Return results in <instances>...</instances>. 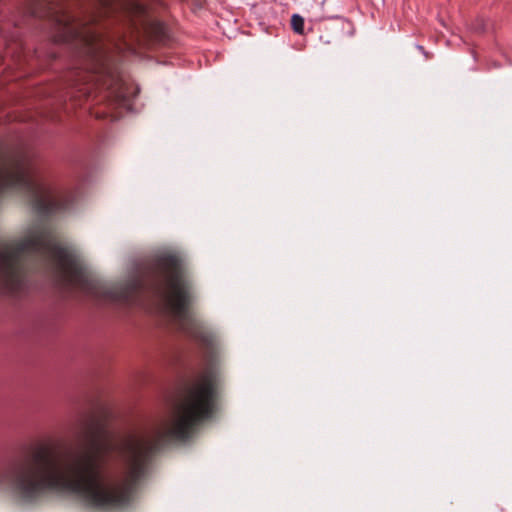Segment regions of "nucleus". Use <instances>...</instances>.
<instances>
[{"label": "nucleus", "instance_id": "obj_1", "mask_svg": "<svg viewBox=\"0 0 512 512\" xmlns=\"http://www.w3.org/2000/svg\"><path fill=\"white\" fill-rule=\"evenodd\" d=\"M74 202V194L36 177L32 160L21 148L0 141V294L20 295L28 274L42 272L63 290L137 304L145 291L142 277L116 283L100 280L46 222L70 211Z\"/></svg>", "mask_w": 512, "mask_h": 512}, {"label": "nucleus", "instance_id": "obj_2", "mask_svg": "<svg viewBox=\"0 0 512 512\" xmlns=\"http://www.w3.org/2000/svg\"><path fill=\"white\" fill-rule=\"evenodd\" d=\"M30 1L31 14L46 19L51 32H62V37L101 33L94 23L110 20L125 30L115 43L120 51L135 52L146 42L164 45L168 41L165 25L140 0Z\"/></svg>", "mask_w": 512, "mask_h": 512}, {"label": "nucleus", "instance_id": "obj_3", "mask_svg": "<svg viewBox=\"0 0 512 512\" xmlns=\"http://www.w3.org/2000/svg\"><path fill=\"white\" fill-rule=\"evenodd\" d=\"M57 43H69L78 50L84 58V67L77 69L73 74L74 85H84L80 91L90 93L93 89L107 92L117 102H124L127 98L125 85L115 76L108 66L107 52L102 33H77L75 36L62 37V32H51Z\"/></svg>", "mask_w": 512, "mask_h": 512}, {"label": "nucleus", "instance_id": "obj_4", "mask_svg": "<svg viewBox=\"0 0 512 512\" xmlns=\"http://www.w3.org/2000/svg\"><path fill=\"white\" fill-rule=\"evenodd\" d=\"M291 25L293 30L298 33L302 34L304 29V20L301 16L295 14L291 18Z\"/></svg>", "mask_w": 512, "mask_h": 512}, {"label": "nucleus", "instance_id": "obj_5", "mask_svg": "<svg viewBox=\"0 0 512 512\" xmlns=\"http://www.w3.org/2000/svg\"><path fill=\"white\" fill-rule=\"evenodd\" d=\"M194 1L197 5L201 6L204 0H194Z\"/></svg>", "mask_w": 512, "mask_h": 512}]
</instances>
